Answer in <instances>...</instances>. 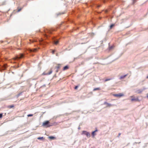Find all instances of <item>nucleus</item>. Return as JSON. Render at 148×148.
Masks as SVG:
<instances>
[{
    "mask_svg": "<svg viewBox=\"0 0 148 148\" xmlns=\"http://www.w3.org/2000/svg\"><path fill=\"white\" fill-rule=\"evenodd\" d=\"M53 125L52 123H50L49 121H47L43 122L42 124V126L46 127H48Z\"/></svg>",
    "mask_w": 148,
    "mask_h": 148,
    "instance_id": "f257e3e1",
    "label": "nucleus"
},
{
    "mask_svg": "<svg viewBox=\"0 0 148 148\" xmlns=\"http://www.w3.org/2000/svg\"><path fill=\"white\" fill-rule=\"evenodd\" d=\"M24 55L23 54L20 53L19 55H17L16 56L13 58L14 60H16L18 59H19L23 57Z\"/></svg>",
    "mask_w": 148,
    "mask_h": 148,
    "instance_id": "f03ea898",
    "label": "nucleus"
},
{
    "mask_svg": "<svg viewBox=\"0 0 148 148\" xmlns=\"http://www.w3.org/2000/svg\"><path fill=\"white\" fill-rule=\"evenodd\" d=\"M113 96L117 97L120 98L124 96V94L123 93H120L119 94H114Z\"/></svg>",
    "mask_w": 148,
    "mask_h": 148,
    "instance_id": "7ed1b4c3",
    "label": "nucleus"
},
{
    "mask_svg": "<svg viewBox=\"0 0 148 148\" xmlns=\"http://www.w3.org/2000/svg\"><path fill=\"white\" fill-rule=\"evenodd\" d=\"M130 97L132 98V99H131V101H138L139 99L138 98H135V97H134V96H130Z\"/></svg>",
    "mask_w": 148,
    "mask_h": 148,
    "instance_id": "20e7f679",
    "label": "nucleus"
},
{
    "mask_svg": "<svg viewBox=\"0 0 148 148\" xmlns=\"http://www.w3.org/2000/svg\"><path fill=\"white\" fill-rule=\"evenodd\" d=\"M52 72V71L51 69L47 73H46L45 72L43 73L42 75H49L51 74Z\"/></svg>",
    "mask_w": 148,
    "mask_h": 148,
    "instance_id": "39448f33",
    "label": "nucleus"
},
{
    "mask_svg": "<svg viewBox=\"0 0 148 148\" xmlns=\"http://www.w3.org/2000/svg\"><path fill=\"white\" fill-rule=\"evenodd\" d=\"M82 133L83 134L86 135L87 137H88V136H90V134L86 131H83Z\"/></svg>",
    "mask_w": 148,
    "mask_h": 148,
    "instance_id": "423d86ee",
    "label": "nucleus"
},
{
    "mask_svg": "<svg viewBox=\"0 0 148 148\" xmlns=\"http://www.w3.org/2000/svg\"><path fill=\"white\" fill-rule=\"evenodd\" d=\"M61 64H58L57 66L56 67V68L57 69V70H56V72H58V71L59 69L61 67Z\"/></svg>",
    "mask_w": 148,
    "mask_h": 148,
    "instance_id": "0eeeda50",
    "label": "nucleus"
},
{
    "mask_svg": "<svg viewBox=\"0 0 148 148\" xmlns=\"http://www.w3.org/2000/svg\"><path fill=\"white\" fill-rule=\"evenodd\" d=\"M37 49L36 48L34 49H29V51L31 52H36L37 51Z\"/></svg>",
    "mask_w": 148,
    "mask_h": 148,
    "instance_id": "6e6552de",
    "label": "nucleus"
},
{
    "mask_svg": "<svg viewBox=\"0 0 148 148\" xmlns=\"http://www.w3.org/2000/svg\"><path fill=\"white\" fill-rule=\"evenodd\" d=\"M104 104H106L107 105L106 106L107 107H110L112 106L111 104L107 103L106 102H105L104 103Z\"/></svg>",
    "mask_w": 148,
    "mask_h": 148,
    "instance_id": "1a4fd4ad",
    "label": "nucleus"
},
{
    "mask_svg": "<svg viewBox=\"0 0 148 148\" xmlns=\"http://www.w3.org/2000/svg\"><path fill=\"white\" fill-rule=\"evenodd\" d=\"M98 131L97 130V129L95 131L93 132H92V135L94 137V136L96 135V134L95 133L96 132H97Z\"/></svg>",
    "mask_w": 148,
    "mask_h": 148,
    "instance_id": "9d476101",
    "label": "nucleus"
},
{
    "mask_svg": "<svg viewBox=\"0 0 148 148\" xmlns=\"http://www.w3.org/2000/svg\"><path fill=\"white\" fill-rule=\"evenodd\" d=\"M69 68V67L68 66H64L63 68V70L65 71V70H66L68 69Z\"/></svg>",
    "mask_w": 148,
    "mask_h": 148,
    "instance_id": "9b49d317",
    "label": "nucleus"
},
{
    "mask_svg": "<svg viewBox=\"0 0 148 148\" xmlns=\"http://www.w3.org/2000/svg\"><path fill=\"white\" fill-rule=\"evenodd\" d=\"M127 75V74L123 76H121L120 77V79H124Z\"/></svg>",
    "mask_w": 148,
    "mask_h": 148,
    "instance_id": "f8f14e48",
    "label": "nucleus"
},
{
    "mask_svg": "<svg viewBox=\"0 0 148 148\" xmlns=\"http://www.w3.org/2000/svg\"><path fill=\"white\" fill-rule=\"evenodd\" d=\"M100 90V88H95L93 90L94 91L96 90Z\"/></svg>",
    "mask_w": 148,
    "mask_h": 148,
    "instance_id": "ddd939ff",
    "label": "nucleus"
},
{
    "mask_svg": "<svg viewBox=\"0 0 148 148\" xmlns=\"http://www.w3.org/2000/svg\"><path fill=\"white\" fill-rule=\"evenodd\" d=\"M49 138L51 139H55L56 138L53 136H50L49 137Z\"/></svg>",
    "mask_w": 148,
    "mask_h": 148,
    "instance_id": "4468645a",
    "label": "nucleus"
},
{
    "mask_svg": "<svg viewBox=\"0 0 148 148\" xmlns=\"http://www.w3.org/2000/svg\"><path fill=\"white\" fill-rule=\"evenodd\" d=\"M14 107V106L13 105H11L9 106H8V108H13Z\"/></svg>",
    "mask_w": 148,
    "mask_h": 148,
    "instance_id": "2eb2a0df",
    "label": "nucleus"
},
{
    "mask_svg": "<svg viewBox=\"0 0 148 148\" xmlns=\"http://www.w3.org/2000/svg\"><path fill=\"white\" fill-rule=\"evenodd\" d=\"M37 139L38 140H43L44 139L43 137H38L37 138Z\"/></svg>",
    "mask_w": 148,
    "mask_h": 148,
    "instance_id": "dca6fc26",
    "label": "nucleus"
},
{
    "mask_svg": "<svg viewBox=\"0 0 148 148\" xmlns=\"http://www.w3.org/2000/svg\"><path fill=\"white\" fill-rule=\"evenodd\" d=\"M114 24H112L110 26V29H111L112 28V27L114 26Z\"/></svg>",
    "mask_w": 148,
    "mask_h": 148,
    "instance_id": "f3484780",
    "label": "nucleus"
},
{
    "mask_svg": "<svg viewBox=\"0 0 148 148\" xmlns=\"http://www.w3.org/2000/svg\"><path fill=\"white\" fill-rule=\"evenodd\" d=\"M47 31L48 33H51V31L50 30H49L47 29V30H46V31H45V32L46 33Z\"/></svg>",
    "mask_w": 148,
    "mask_h": 148,
    "instance_id": "a211bd4d",
    "label": "nucleus"
},
{
    "mask_svg": "<svg viewBox=\"0 0 148 148\" xmlns=\"http://www.w3.org/2000/svg\"><path fill=\"white\" fill-rule=\"evenodd\" d=\"M111 79V78H109V79H106L105 80V82H107V81H109V80H110Z\"/></svg>",
    "mask_w": 148,
    "mask_h": 148,
    "instance_id": "6ab92c4d",
    "label": "nucleus"
},
{
    "mask_svg": "<svg viewBox=\"0 0 148 148\" xmlns=\"http://www.w3.org/2000/svg\"><path fill=\"white\" fill-rule=\"evenodd\" d=\"M33 116V114H29L27 115V116L28 117L32 116Z\"/></svg>",
    "mask_w": 148,
    "mask_h": 148,
    "instance_id": "aec40b11",
    "label": "nucleus"
},
{
    "mask_svg": "<svg viewBox=\"0 0 148 148\" xmlns=\"http://www.w3.org/2000/svg\"><path fill=\"white\" fill-rule=\"evenodd\" d=\"M59 42V41H56V42H55V44H56V45H57L58 44Z\"/></svg>",
    "mask_w": 148,
    "mask_h": 148,
    "instance_id": "412c9836",
    "label": "nucleus"
},
{
    "mask_svg": "<svg viewBox=\"0 0 148 148\" xmlns=\"http://www.w3.org/2000/svg\"><path fill=\"white\" fill-rule=\"evenodd\" d=\"M78 86H75V88H74V89H75V90H76L77 89V88L78 87Z\"/></svg>",
    "mask_w": 148,
    "mask_h": 148,
    "instance_id": "4be33fe9",
    "label": "nucleus"
},
{
    "mask_svg": "<svg viewBox=\"0 0 148 148\" xmlns=\"http://www.w3.org/2000/svg\"><path fill=\"white\" fill-rule=\"evenodd\" d=\"M22 9L21 8H20L18 9V12H20Z\"/></svg>",
    "mask_w": 148,
    "mask_h": 148,
    "instance_id": "5701e85b",
    "label": "nucleus"
},
{
    "mask_svg": "<svg viewBox=\"0 0 148 148\" xmlns=\"http://www.w3.org/2000/svg\"><path fill=\"white\" fill-rule=\"evenodd\" d=\"M2 117V114H0V118H1Z\"/></svg>",
    "mask_w": 148,
    "mask_h": 148,
    "instance_id": "b1692460",
    "label": "nucleus"
},
{
    "mask_svg": "<svg viewBox=\"0 0 148 148\" xmlns=\"http://www.w3.org/2000/svg\"><path fill=\"white\" fill-rule=\"evenodd\" d=\"M141 92V91H140V90H138V93H140Z\"/></svg>",
    "mask_w": 148,
    "mask_h": 148,
    "instance_id": "393cba45",
    "label": "nucleus"
},
{
    "mask_svg": "<svg viewBox=\"0 0 148 148\" xmlns=\"http://www.w3.org/2000/svg\"><path fill=\"white\" fill-rule=\"evenodd\" d=\"M54 52H55L54 51H53L52 53H53V54L54 53Z\"/></svg>",
    "mask_w": 148,
    "mask_h": 148,
    "instance_id": "a878e982",
    "label": "nucleus"
},
{
    "mask_svg": "<svg viewBox=\"0 0 148 148\" xmlns=\"http://www.w3.org/2000/svg\"><path fill=\"white\" fill-rule=\"evenodd\" d=\"M121 133H119V136L121 135Z\"/></svg>",
    "mask_w": 148,
    "mask_h": 148,
    "instance_id": "bb28decb",
    "label": "nucleus"
},
{
    "mask_svg": "<svg viewBox=\"0 0 148 148\" xmlns=\"http://www.w3.org/2000/svg\"><path fill=\"white\" fill-rule=\"evenodd\" d=\"M133 0V2L134 3L135 2V1L134 0Z\"/></svg>",
    "mask_w": 148,
    "mask_h": 148,
    "instance_id": "cd10ccee",
    "label": "nucleus"
},
{
    "mask_svg": "<svg viewBox=\"0 0 148 148\" xmlns=\"http://www.w3.org/2000/svg\"><path fill=\"white\" fill-rule=\"evenodd\" d=\"M112 47H110V49H111L112 48Z\"/></svg>",
    "mask_w": 148,
    "mask_h": 148,
    "instance_id": "c85d7f7f",
    "label": "nucleus"
},
{
    "mask_svg": "<svg viewBox=\"0 0 148 148\" xmlns=\"http://www.w3.org/2000/svg\"><path fill=\"white\" fill-rule=\"evenodd\" d=\"M45 36H46V37H47V35H46L45 34Z\"/></svg>",
    "mask_w": 148,
    "mask_h": 148,
    "instance_id": "c756f323",
    "label": "nucleus"
},
{
    "mask_svg": "<svg viewBox=\"0 0 148 148\" xmlns=\"http://www.w3.org/2000/svg\"><path fill=\"white\" fill-rule=\"evenodd\" d=\"M147 78H148V76L147 77Z\"/></svg>",
    "mask_w": 148,
    "mask_h": 148,
    "instance_id": "7c9ffc66",
    "label": "nucleus"
},
{
    "mask_svg": "<svg viewBox=\"0 0 148 148\" xmlns=\"http://www.w3.org/2000/svg\"><path fill=\"white\" fill-rule=\"evenodd\" d=\"M147 97L148 98V95L147 96Z\"/></svg>",
    "mask_w": 148,
    "mask_h": 148,
    "instance_id": "2f4dec72",
    "label": "nucleus"
}]
</instances>
